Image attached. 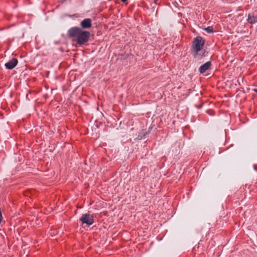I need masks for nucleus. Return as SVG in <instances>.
<instances>
[{
    "label": "nucleus",
    "mask_w": 257,
    "mask_h": 257,
    "mask_svg": "<svg viewBox=\"0 0 257 257\" xmlns=\"http://www.w3.org/2000/svg\"><path fill=\"white\" fill-rule=\"evenodd\" d=\"M205 41L201 37L197 36L194 38L191 47V54L194 58L198 57V52L203 48Z\"/></svg>",
    "instance_id": "2"
},
{
    "label": "nucleus",
    "mask_w": 257,
    "mask_h": 257,
    "mask_svg": "<svg viewBox=\"0 0 257 257\" xmlns=\"http://www.w3.org/2000/svg\"><path fill=\"white\" fill-rule=\"evenodd\" d=\"M62 1H63V2H65V1H66L67 0H62Z\"/></svg>",
    "instance_id": "13"
},
{
    "label": "nucleus",
    "mask_w": 257,
    "mask_h": 257,
    "mask_svg": "<svg viewBox=\"0 0 257 257\" xmlns=\"http://www.w3.org/2000/svg\"><path fill=\"white\" fill-rule=\"evenodd\" d=\"M18 63V60L16 58H13L11 60L7 62L5 66L7 69L12 70L17 65Z\"/></svg>",
    "instance_id": "5"
},
{
    "label": "nucleus",
    "mask_w": 257,
    "mask_h": 257,
    "mask_svg": "<svg viewBox=\"0 0 257 257\" xmlns=\"http://www.w3.org/2000/svg\"><path fill=\"white\" fill-rule=\"evenodd\" d=\"M128 0H121V1L123 3H125L126 2V1H127Z\"/></svg>",
    "instance_id": "10"
},
{
    "label": "nucleus",
    "mask_w": 257,
    "mask_h": 257,
    "mask_svg": "<svg viewBox=\"0 0 257 257\" xmlns=\"http://www.w3.org/2000/svg\"><path fill=\"white\" fill-rule=\"evenodd\" d=\"M79 221L82 224H86L90 226L94 223V217L92 214L89 213L83 214L79 218Z\"/></svg>",
    "instance_id": "3"
},
{
    "label": "nucleus",
    "mask_w": 257,
    "mask_h": 257,
    "mask_svg": "<svg viewBox=\"0 0 257 257\" xmlns=\"http://www.w3.org/2000/svg\"><path fill=\"white\" fill-rule=\"evenodd\" d=\"M69 38L74 39L75 42L80 46L86 44L89 40L91 34L89 31L82 30L78 27H73L67 32Z\"/></svg>",
    "instance_id": "1"
},
{
    "label": "nucleus",
    "mask_w": 257,
    "mask_h": 257,
    "mask_svg": "<svg viewBox=\"0 0 257 257\" xmlns=\"http://www.w3.org/2000/svg\"><path fill=\"white\" fill-rule=\"evenodd\" d=\"M147 134V133H146V134ZM145 134H146V133H145H145H144V134H143L144 136H145Z\"/></svg>",
    "instance_id": "14"
},
{
    "label": "nucleus",
    "mask_w": 257,
    "mask_h": 257,
    "mask_svg": "<svg viewBox=\"0 0 257 257\" xmlns=\"http://www.w3.org/2000/svg\"><path fill=\"white\" fill-rule=\"evenodd\" d=\"M157 1H158V0H154V3L156 4H157Z\"/></svg>",
    "instance_id": "12"
},
{
    "label": "nucleus",
    "mask_w": 257,
    "mask_h": 257,
    "mask_svg": "<svg viewBox=\"0 0 257 257\" xmlns=\"http://www.w3.org/2000/svg\"><path fill=\"white\" fill-rule=\"evenodd\" d=\"M211 66V62L207 61L204 64L200 66L199 68V71L201 74H203L207 70L209 69Z\"/></svg>",
    "instance_id": "6"
},
{
    "label": "nucleus",
    "mask_w": 257,
    "mask_h": 257,
    "mask_svg": "<svg viewBox=\"0 0 257 257\" xmlns=\"http://www.w3.org/2000/svg\"><path fill=\"white\" fill-rule=\"evenodd\" d=\"M253 168H254V170H255L257 172V166L255 165H254Z\"/></svg>",
    "instance_id": "9"
},
{
    "label": "nucleus",
    "mask_w": 257,
    "mask_h": 257,
    "mask_svg": "<svg viewBox=\"0 0 257 257\" xmlns=\"http://www.w3.org/2000/svg\"><path fill=\"white\" fill-rule=\"evenodd\" d=\"M80 28L84 30L92 27V20L90 18H86L82 20L80 24Z\"/></svg>",
    "instance_id": "4"
},
{
    "label": "nucleus",
    "mask_w": 257,
    "mask_h": 257,
    "mask_svg": "<svg viewBox=\"0 0 257 257\" xmlns=\"http://www.w3.org/2000/svg\"><path fill=\"white\" fill-rule=\"evenodd\" d=\"M254 92L257 93V89H253Z\"/></svg>",
    "instance_id": "11"
},
{
    "label": "nucleus",
    "mask_w": 257,
    "mask_h": 257,
    "mask_svg": "<svg viewBox=\"0 0 257 257\" xmlns=\"http://www.w3.org/2000/svg\"><path fill=\"white\" fill-rule=\"evenodd\" d=\"M247 21L250 24L257 23V15H255L254 13H249L247 16Z\"/></svg>",
    "instance_id": "7"
},
{
    "label": "nucleus",
    "mask_w": 257,
    "mask_h": 257,
    "mask_svg": "<svg viewBox=\"0 0 257 257\" xmlns=\"http://www.w3.org/2000/svg\"><path fill=\"white\" fill-rule=\"evenodd\" d=\"M204 30L208 33H212L214 32L212 27H207L204 28Z\"/></svg>",
    "instance_id": "8"
}]
</instances>
